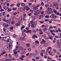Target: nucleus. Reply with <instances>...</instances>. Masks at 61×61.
Wrapping results in <instances>:
<instances>
[{
	"label": "nucleus",
	"instance_id": "obj_16",
	"mask_svg": "<svg viewBox=\"0 0 61 61\" xmlns=\"http://www.w3.org/2000/svg\"><path fill=\"white\" fill-rule=\"evenodd\" d=\"M14 55H15V54L17 53V51H15V50H14Z\"/></svg>",
	"mask_w": 61,
	"mask_h": 61
},
{
	"label": "nucleus",
	"instance_id": "obj_8",
	"mask_svg": "<svg viewBox=\"0 0 61 61\" xmlns=\"http://www.w3.org/2000/svg\"><path fill=\"white\" fill-rule=\"evenodd\" d=\"M45 6L46 7H48L49 6L50 7V6H51L52 5H51V4H50V5H49L48 4H45Z\"/></svg>",
	"mask_w": 61,
	"mask_h": 61
},
{
	"label": "nucleus",
	"instance_id": "obj_37",
	"mask_svg": "<svg viewBox=\"0 0 61 61\" xmlns=\"http://www.w3.org/2000/svg\"><path fill=\"white\" fill-rule=\"evenodd\" d=\"M21 5L22 6H24L25 5V4L24 3H22L21 4Z\"/></svg>",
	"mask_w": 61,
	"mask_h": 61
},
{
	"label": "nucleus",
	"instance_id": "obj_39",
	"mask_svg": "<svg viewBox=\"0 0 61 61\" xmlns=\"http://www.w3.org/2000/svg\"><path fill=\"white\" fill-rule=\"evenodd\" d=\"M13 37L14 38H15L16 37V35L15 34H13Z\"/></svg>",
	"mask_w": 61,
	"mask_h": 61
},
{
	"label": "nucleus",
	"instance_id": "obj_35",
	"mask_svg": "<svg viewBox=\"0 0 61 61\" xmlns=\"http://www.w3.org/2000/svg\"><path fill=\"white\" fill-rule=\"evenodd\" d=\"M35 42L36 44H39V42L37 41H35Z\"/></svg>",
	"mask_w": 61,
	"mask_h": 61
},
{
	"label": "nucleus",
	"instance_id": "obj_59",
	"mask_svg": "<svg viewBox=\"0 0 61 61\" xmlns=\"http://www.w3.org/2000/svg\"><path fill=\"white\" fill-rule=\"evenodd\" d=\"M41 5H44V3L43 2H42L41 3Z\"/></svg>",
	"mask_w": 61,
	"mask_h": 61
},
{
	"label": "nucleus",
	"instance_id": "obj_46",
	"mask_svg": "<svg viewBox=\"0 0 61 61\" xmlns=\"http://www.w3.org/2000/svg\"><path fill=\"white\" fill-rule=\"evenodd\" d=\"M43 36L45 39H46V36L45 35H43Z\"/></svg>",
	"mask_w": 61,
	"mask_h": 61
},
{
	"label": "nucleus",
	"instance_id": "obj_48",
	"mask_svg": "<svg viewBox=\"0 0 61 61\" xmlns=\"http://www.w3.org/2000/svg\"><path fill=\"white\" fill-rule=\"evenodd\" d=\"M6 20V19L5 18H4L3 19V21L4 22H5L6 21V20Z\"/></svg>",
	"mask_w": 61,
	"mask_h": 61
},
{
	"label": "nucleus",
	"instance_id": "obj_28",
	"mask_svg": "<svg viewBox=\"0 0 61 61\" xmlns=\"http://www.w3.org/2000/svg\"><path fill=\"white\" fill-rule=\"evenodd\" d=\"M16 8H13L12 10L14 11H15V10H16Z\"/></svg>",
	"mask_w": 61,
	"mask_h": 61
},
{
	"label": "nucleus",
	"instance_id": "obj_55",
	"mask_svg": "<svg viewBox=\"0 0 61 61\" xmlns=\"http://www.w3.org/2000/svg\"><path fill=\"white\" fill-rule=\"evenodd\" d=\"M39 57H37L36 58V59H37V60L39 59Z\"/></svg>",
	"mask_w": 61,
	"mask_h": 61
},
{
	"label": "nucleus",
	"instance_id": "obj_57",
	"mask_svg": "<svg viewBox=\"0 0 61 61\" xmlns=\"http://www.w3.org/2000/svg\"><path fill=\"white\" fill-rule=\"evenodd\" d=\"M19 5H20V4L18 3L17 5V6H19Z\"/></svg>",
	"mask_w": 61,
	"mask_h": 61
},
{
	"label": "nucleus",
	"instance_id": "obj_53",
	"mask_svg": "<svg viewBox=\"0 0 61 61\" xmlns=\"http://www.w3.org/2000/svg\"><path fill=\"white\" fill-rule=\"evenodd\" d=\"M33 32L34 33H36V31H35V30H33Z\"/></svg>",
	"mask_w": 61,
	"mask_h": 61
},
{
	"label": "nucleus",
	"instance_id": "obj_54",
	"mask_svg": "<svg viewBox=\"0 0 61 61\" xmlns=\"http://www.w3.org/2000/svg\"><path fill=\"white\" fill-rule=\"evenodd\" d=\"M5 54V52H4L2 53H1V55H4V54Z\"/></svg>",
	"mask_w": 61,
	"mask_h": 61
},
{
	"label": "nucleus",
	"instance_id": "obj_20",
	"mask_svg": "<svg viewBox=\"0 0 61 61\" xmlns=\"http://www.w3.org/2000/svg\"><path fill=\"white\" fill-rule=\"evenodd\" d=\"M5 37H3L2 38L3 39L2 40V41H6V39L5 38Z\"/></svg>",
	"mask_w": 61,
	"mask_h": 61
},
{
	"label": "nucleus",
	"instance_id": "obj_33",
	"mask_svg": "<svg viewBox=\"0 0 61 61\" xmlns=\"http://www.w3.org/2000/svg\"><path fill=\"white\" fill-rule=\"evenodd\" d=\"M19 59H20V60H24V58L22 57H20L19 58Z\"/></svg>",
	"mask_w": 61,
	"mask_h": 61
},
{
	"label": "nucleus",
	"instance_id": "obj_1",
	"mask_svg": "<svg viewBox=\"0 0 61 61\" xmlns=\"http://www.w3.org/2000/svg\"><path fill=\"white\" fill-rule=\"evenodd\" d=\"M47 9L50 11H48L46 10L45 11V12H47V15H48V14H51L53 12H54V13L56 14L57 13V12L56 10H53L51 8H49V7H48Z\"/></svg>",
	"mask_w": 61,
	"mask_h": 61
},
{
	"label": "nucleus",
	"instance_id": "obj_18",
	"mask_svg": "<svg viewBox=\"0 0 61 61\" xmlns=\"http://www.w3.org/2000/svg\"><path fill=\"white\" fill-rule=\"evenodd\" d=\"M57 17V16H56L55 15V16H53L52 17V18H54V19H56V18Z\"/></svg>",
	"mask_w": 61,
	"mask_h": 61
},
{
	"label": "nucleus",
	"instance_id": "obj_7",
	"mask_svg": "<svg viewBox=\"0 0 61 61\" xmlns=\"http://www.w3.org/2000/svg\"><path fill=\"white\" fill-rule=\"evenodd\" d=\"M22 36H23L24 37H25V36H26V35H25V33H24V30H22Z\"/></svg>",
	"mask_w": 61,
	"mask_h": 61
},
{
	"label": "nucleus",
	"instance_id": "obj_22",
	"mask_svg": "<svg viewBox=\"0 0 61 61\" xmlns=\"http://www.w3.org/2000/svg\"><path fill=\"white\" fill-rule=\"evenodd\" d=\"M3 9H4L6 10V9H7L8 7H7L5 6L3 7Z\"/></svg>",
	"mask_w": 61,
	"mask_h": 61
},
{
	"label": "nucleus",
	"instance_id": "obj_40",
	"mask_svg": "<svg viewBox=\"0 0 61 61\" xmlns=\"http://www.w3.org/2000/svg\"><path fill=\"white\" fill-rule=\"evenodd\" d=\"M5 12H3V16H5Z\"/></svg>",
	"mask_w": 61,
	"mask_h": 61
},
{
	"label": "nucleus",
	"instance_id": "obj_56",
	"mask_svg": "<svg viewBox=\"0 0 61 61\" xmlns=\"http://www.w3.org/2000/svg\"><path fill=\"white\" fill-rule=\"evenodd\" d=\"M29 53H28L26 54V56H29Z\"/></svg>",
	"mask_w": 61,
	"mask_h": 61
},
{
	"label": "nucleus",
	"instance_id": "obj_64",
	"mask_svg": "<svg viewBox=\"0 0 61 61\" xmlns=\"http://www.w3.org/2000/svg\"><path fill=\"white\" fill-rule=\"evenodd\" d=\"M45 50H42V53H45Z\"/></svg>",
	"mask_w": 61,
	"mask_h": 61
},
{
	"label": "nucleus",
	"instance_id": "obj_61",
	"mask_svg": "<svg viewBox=\"0 0 61 61\" xmlns=\"http://www.w3.org/2000/svg\"><path fill=\"white\" fill-rule=\"evenodd\" d=\"M7 17H9L10 16V15L9 14H7L6 15Z\"/></svg>",
	"mask_w": 61,
	"mask_h": 61
},
{
	"label": "nucleus",
	"instance_id": "obj_25",
	"mask_svg": "<svg viewBox=\"0 0 61 61\" xmlns=\"http://www.w3.org/2000/svg\"><path fill=\"white\" fill-rule=\"evenodd\" d=\"M26 46L27 47H29L30 46V45L29 44L27 43L26 44Z\"/></svg>",
	"mask_w": 61,
	"mask_h": 61
},
{
	"label": "nucleus",
	"instance_id": "obj_4",
	"mask_svg": "<svg viewBox=\"0 0 61 61\" xmlns=\"http://www.w3.org/2000/svg\"><path fill=\"white\" fill-rule=\"evenodd\" d=\"M7 37H9L8 36H7L5 37V39H6V41H7V42H10V41H11L10 39L8 38H7Z\"/></svg>",
	"mask_w": 61,
	"mask_h": 61
},
{
	"label": "nucleus",
	"instance_id": "obj_50",
	"mask_svg": "<svg viewBox=\"0 0 61 61\" xmlns=\"http://www.w3.org/2000/svg\"><path fill=\"white\" fill-rule=\"evenodd\" d=\"M41 56H44V55H43V53H41L40 54Z\"/></svg>",
	"mask_w": 61,
	"mask_h": 61
},
{
	"label": "nucleus",
	"instance_id": "obj_44",
	"mask_svg": "<svg viewBox=\"0 0 61 61\" xmlns=\"http://www.w3.org/2000/svg\"><path fill=\"white\" fill-rule=\"evenodd\" d=\"M49 28V29H53V27L52 26H50Z\"/></svg>",
	"mask_w": 61,
	"mask_h": 61
},
{
	"label": "nucleus",
	"instance_id": "obj_38",
	"mask_svg": "<svg viewBox=\"0 0 61 61\" xmlns=\"http://www.w3.org/2000/svg\"><path fill=\"white\" fill-rule=\"evenodd\" d=\"M42 42H43L44 43H46V41L44 40V39H42Z\"/></svg>",
	"mask_w": 61,
	"mask_h": 61
},
{
	"label": "nucleus",
	"instance_id": "obj_41",
	"mask_svg": "<svg viewBox=\"0 0 61 61\" xmlns=\"http://www.w3.org/2000/svg\"><path fill=\"white\" fill-rule=\"evenodd\" d=\"M47 30V29L46 28H45L43 29V30L44 31H46V30Z\"/></svg>",
	"mask_w": 61,
	"mask_h": 61
},
{
	"label": "nucleus",
	"instance_id": "obj_58",
	"mask_svg": "<svg viewBox=\"0 0 61 61\" xmlns=\"http://www.w3.org/2000/svg\"><path fill=\"white\" fill-rule=\"evenodd\" d=\"M39 34L40 35H42V34H43V32H41L39 33Z\"/></svg>",
	"mask_w": 61,
	"mask_h": 61
},
{
	"label": "nucleus",
	"instance_id": "obj_31",
	"mask_svg": "<svg viewBox=\"0 0 61 61\" xmlns=\"http://www.w3.org/2000/svg\"><path fill=\"white\" fill-rule=\"evenodd\" d=\"M8 26V25L6 24L5 26V28H6Z\"/></svg>",
	"mask_w": 61,
	"mask_h": 61
},
{
	"label": "nucleus",
	"instance_id": "obj_5",
	"mask_svg": "<svg viewBox=\"0 0 61 61\" xmlns=\"http://www.w3.org/2000/svg\"><path fill=\"white\" fill-rule=\"evenodd\" d=\"M35 38H38V37H37V36H36L35 34H34L33 36H32V38L35 39Z\"/></svg>",
	"mask_w": 61,
	"mask_h": 61
},
{
	"label": "nucleus",
	"instance_id": "obj_15",
	"mask_svg": "<svg viewBox=\"0 0 61 61\" xmlns=\"http://www.w3.org/2000/svg\"><path fill=\"white\" fill-rule=\"evenodd\" d=\"M44 46L45 47H47L48 46V43H45L44 45Z\"/></svg>",
	"mask_w": 61,
	"mask_h": 61
},
{
	"label": "nucleus",
	"instance_id": "obj_27",
	"mask_svg": "<svg viewBox=\"0 0 61 61\" xmlns=\"http://www.w3.org/2000/svg\"><path fill=\"white\" fill-rule=\"evenodd\" d=\"M40 17L41 18H42V17H44V16L43 15H41L40 16Z\"/></svg>",
	"mask_w": 61,
	"mask_h": 61
},
{
	"label": "nucleus",
	"instance_id": "obj_19",
	"mask_svg": "<svg viewBox=\"0 0 61 61\" xmlns=\"http://www.w3.org/2000/svg\"><path fill=\"white\" fill-rule=\"evenodd\" d=\"M25 27V25H22V26L21 27V30H22V29H23V28H24Z\"/></svg>",
	"mask_w": 61,
	"mask_h": 61
},
{
	"label": "nucleus",
	"instance_id": "obj_26",
	"mask_svg": "<svg viewBox=\"0 0 61 61\" xmlns=\"http://www.w3.org/2000/svg\"><path fill=\"white\" fill-rule=\"evenodd\" d=\"M31 26L33 28V27H34V26H35V25L34 24H33L31 25Z\"/></svg>",
	"mask_w": 61,
	"mask_h": 61
},
{
	"label": "nucleus",
	"instance_id": "obj_45",
	"mask_svg": "<svg viewBox=\"0 0 61 61\" xmlns=\"http://www.w3.org/2000/svg\"><path fill=\"white\" fill-rule=\"evenodd\" d=\"M21 57L22 58H24L25 57V56L24 55H22L21 56Z\"/></svg>",
	"mask_w": 61,
	"mask_h": 61
},
{
	"label": "nucleus",
	"instance_id": "obj_49",
	"mask_svg": "<svg viewBox=\"0 0 61 61\" xmlns=\"http://www.w3.org/2000/svg\"><path fill=\"white\" fill-rule=\"evenodd\" d=\"M45 17L46 18H49V16H48V15H46L45 16Z\"/></svg>",
	"mask_w": 61,
	"mask_h": 61
},
{
	"label": "nucleus",
	"instance_id": "obj_36",
	"mask_svg": "<svg viewBox=\"0 0 61 61\" xmlns=\"http://www.w3.org/2000/svg\"><path fill=\"white\" fill-rule=\"evenodd\" d=\"M24 31L25 32V33H27L28 32V31H27L25 29L24 30Z\"/></svg>",
	"mask_w": 61,
	"mask_h": 61
},
{
	"label": "nucleus",
	"instance_id": "obj_51",
	"mask_svg": "<svg viewBox=\"0 0 61 61\" xmlns=\"http://www.w3.org/2000/svg\"><path fill=\"white\" fill-rule=\"evenodd\" d=\"M32 15V13H29L28 14V15L29 16H31Z\"/></svg>",
	"mask_w": 61,
	"mask_h": 61
},
{
	"label": "nucleus",
	"instance_id": "obj_11",
	"mask_svg": "<svg viewBox=\"0 0 61 61\" xmlns=\"http://www.w3.org/2000/svg\"><path fill=\"white\" fill-rule=\"evenodd\" d=\"M5 48L6 50H8L9 49V46H5Z\"/></svg>",
	"mask_w": 61,
	"mask_h": 61
},
{
	"label": "nucleus",
	"instance_id": "obj_42",
	"mask_svg": "<svg viewBox=\"0 0 61 61\" xmlns=\"http://www.w3.org/2000/svg\"><path fill=\"white\" fill-rule=\"evenodd\" d=\"M61 46L60 45H58V46H56V48H59Z\"/></svg>",
	"mask_w": 61,
	"mask_h": 61
},
{
	"label": "nucleus",
	"instance_id": "obj_52",
	"mask_svg": "<svg viewBox=\"0 0 61 61\" xmlns=\"http://www.w3.org/2000/svg\"><path fill=\"white\" fill-rule=\"evenodd\" d=\"M27 7V6H25L23 8L24 9H25Z\"/></svg>",
	"mask_w": 61,
	"mask_h": 61
},
{
	"label": "nucleus",
	"instance_id": "obj_2",
	"mask_svg": "<svg viewBox=\"0 0 61 61\" xmlns=\"http://www.w3.org/2000/svg\"><path fill=\"white\" fill-rule=\"evenodd\" d=\"M34 12H35L34 14V15H36L37 16H39V14H40V13L39 12H40V11H37V10H34H34H32L31 12L32 13H34Z\"/></svg>",
	"mask_w": 61,
	"mask_h": 61
},
{
	"label": "nucleus",
	"instance_id": "obj_32",
	"mask_svg": "<svg viewBox=\"0 0 61 61\" xmlns=\"http://www.w3.org/2000/svg\"><path fill=\"white\" fill-rule=\"evenodd\" d=\"M11 11V9H8L7 10V11L8 12H9Z\"/></svg>",
	"mask_w": 61,
	"mask_h": 61
},
{
	"label": "nucleus",
	"instance_id": "obj_60",
	"mask_svg": "<svg viewBox=\"0 0 61 61\" xmlns=\"http://www.w3.org/2000/svg\"><path fill=\"white\" fill-rule=\"evenodd\" d=\"M23 15L24 16H26V15L25 14V13H24L23 14Z\"/></svg>",
	"mask_w": 61,
	"mask_h": 61
},
{
	"label": "nucleus",
	"instance_id": "obj_10",
	"mask_svg": "<svg viewBox=\"0 0 61 61\" xmlns=\"http://www.w3.org/2000/svg\"><path fill=\"white\" fill-rule=\"evenodd\" d=\"M13 27H14L12 26L10 28L9 30H10V31H11V32H12V31H13Z\"/></svg>",
	"mask_w": 61,
	"mask_h": 61
},
{
	"label": "nucleus",
	"instance_id": "obj_21",
	"mask_svg": "<svg viewBox=\"0 0 61 61\" xmlns=\"http://www.w3.org/2000/svg\"><path fill=\"white\" fill-rule=\"evenodd\" d=\"M31 32L32 31L30 30H28L27 33H29L30 34H31Z\"/></svg>",
	"mask_w": 61,
	"mask_h": 61
},
{
	"label": "nucleus",
	"instance_id": "obj_3",
	"mask_svg": "<svg viewBox=\"0 0 61 61\" xmlns=\"http://www.w3.org/2000/svg\"><path fill=\"white\" fill-rule=\"evenodd\" d=\"M41 5L40 4H39L38 5L36 6L35 7H34V11H41V10H38V9L37 8V7H39V6H40Z\"/></svg>",
	"mask_w": 61,
	"mask_h": 61
},
{
	"label": "nucleus",
	"instance_id": "obj_17",
	"mask_svg": "<svg viewBox=\"0 0 61 61\" xmlns=\"http://www.w3.org/2000/svg\"><path fill=\"white\" fill-rule=\"evenodd\" d=\"M19 39L20 40H24V39L22 37H20L19 38Z\"/></svg>",
	"mask_w": 61,
	"mask_h": 61
},
{
	"label": "nucleus",
	"instance_id": "obj_30",
	"mask_svg": "<svg viewBox=\"0 0 61 61\" xmlns=\"http://www.w3.org/2000/svg\"><path fill=\"white\" fill-rule=\"evenodd\" d=\"M15 23V22L12 21H11V24H14Z\"/></svg>",
	"mask_w": 61,
	"mask_h": 61
},
{
	"label": "nucleus",
	"instance_id": "obj_62",
	"mask_svg": "<svg viewBox=\"0 0 61 61\" xmlns=\"http://www.w3.org/2000/svg\"><path fill=\"white\" fill-rule=\"evenodd\" d=\"M53 42L54 43H56V40H53Z\"/></svg>",
	"mask_w": 61,
	"mask_h": 61
},
{
	"label": "nucleus",
	"instance_id": "obj_29",
	"mask_svg": "<svg viewBox=\"0 0 61 61\" xmlns=\"http://www.w3.org/2000/svg\"><path fill=\"white\" fill-rule=\"evenodd\" d=\"M57 41L59 43H60L61 42V39L57 40Z\"/></svg>",
	"mask_w": 61,
	"mask_h": 61
},
{
	"label": "nucleus",
	"instance_id": "obj_13",
	"mask_svg": "<svg viewBox=\"0 0 61 61\" xmlns=\"http://www.w3.org/2000/svg\"><path fill=\"white\" fill-rule=\"evenodd\" d=\"M50 49L51 50L52 49V48L51 47H48L47 48V49H46V52H48V50H49V49Z\"/></svg>",
	"mask_w": 61,
	"mask_h": 61
},
{
	"label": "nucleus",
	"instance_id": "obj_9",
	"mask_svg": "<svg viewBox=\"0 0 61 61\" xmlns=\"http://www.w3.org/2000/svg\"><path fill=\"white\" fill-rule=\"evenodd\" d=\"M58 4H59V3H58L57 2H56V3L54 4V5H53L54 6H56Z\"/></svg>",
	"mask_w": 61,
	"mask_h": 61
},
{
	"label": "nucleus",
	"instance_id": "obj_47",
	"mask_svg": "<svg viewBox=\"0 0 61 61\" xmlns=\"http://www.w3.org/2000/svg\"><path fill=\"white\" fill-rule=\"evenodd\" d=\"M16 26H19L20 25L18 24V23H17L16 24Z\"/></svg>",
	"mask_w": 61,
	"mask_h": 61
},
{
	"label": "nucleus",
	"instance_id": "obj_6",
	"mask_svg": "<svg viewBox=\"0 0 61 61\" xmlns=\"http://www.w3.org/2000/svg\"><path fill=\"white\" fill-rule=\"evenodd\" d=\"M25 17L24 16H21L19 18V20H20V21H22V20L24 19L25 18Z\"/></svg>",
	"mask_w": 61,
	"mask_h": 61
},
{
	"label": "nucleus",
	"instance_id": "obj_14",
	"mask_svg": "<svg viewBox=\"0 0 61 61\" xmlns=\"http://www.w3.org/2000/svg\"><path fill=\"white\" fill-rule=\"evenodd\" d=\"M35 20L33 19L32 20V21H30V23L31 24H33L34 23V21H35Z\"/></svg>",
	"mask_w": 61,
	"mask_h": 61
},
{
	"label": "nucleus",
	"instance_id": "obj_24",
	"mask_svg": "<svg viewBox=\"0 0 61 61\" xmlns=\"http://www.w3.org/2000/svg\"><path fill=\"white\" fill-rule=\"evenodd\" d=\"M31 18L32 19H35V18H36V17L34 16H31Z\"/></svg>",
	"mask_w": 61,
	"mask_h": 61
},
{
	"label": "nucleus",
	"instance_id": "obj_63",
	"mask_svg": "<svg viewBox=\"0 0 61 61\" xmlns=\"http://www.w3.org/2000/svg\"><path fill=\"white\" fill-rule=\"evenodd\" d=\"M8 59V61H12V60H11V59Z\"/></svg>",
	"mask_w": 61,
	"mask_h": 61
},
{
	"label": "nucleus",
	"instance_id": "obj_12",
	"mask_svg": "<svg viewBox=\"0 0 61 61\" xmlns=\"http://www.w3.org/2000/svg\"><path fill=\"white\" fill-rule=\"evenodd\" d=\"M33 24L34 25V26H36L37 24V21H35L33 23Z\"/></svg>",
	"mask_w": 61,
	"mask_h": 61
},
{
	"label": "nucleus",
	"instance_id": "obj_34",
	"mask_svg": "<svg viewBox=\"0 0 61 61\" xmlns=\"http://www.w3.org/2000/svg\"><path fill=\"white\" fill-rule=\"evenodd\" d=\"M17 13L16 12H15L13 13V14L14 15H17Z\"/></svg>",
	"mask_w": 61,
	"mask_h": 61
},
{
	"label": "nucleus",
	"instance_id": "obj_23",
	"mask_svg": "<svg viewBox=\"0 0 61 61\" xmlns=\"http://www.w3.org/2000/svg\"><path fill=\"white\" fill-rule=\"evenodd\" d=\"M18 48H19L18 46V45H17V46H16L15 50H17Z\"/></svg>",
	"mask_w": 61,
	"mask_h": 61
},
{
	"label": "nucleus",
	"instance_id": "obj_43",
	"mask_svg": "<svg viewBox=\"0 0 61 61\" xmlns=\"http://www.w3.org/2000/svg\"><path fill=\"white\" fill-rule=\"evenodd\" d=\"M29 9H30V8H27L26 9V11H27V10H29Z\"/></svg>",
	"mask_w": 61,
	"mask_h": 61
}]
</instances>
